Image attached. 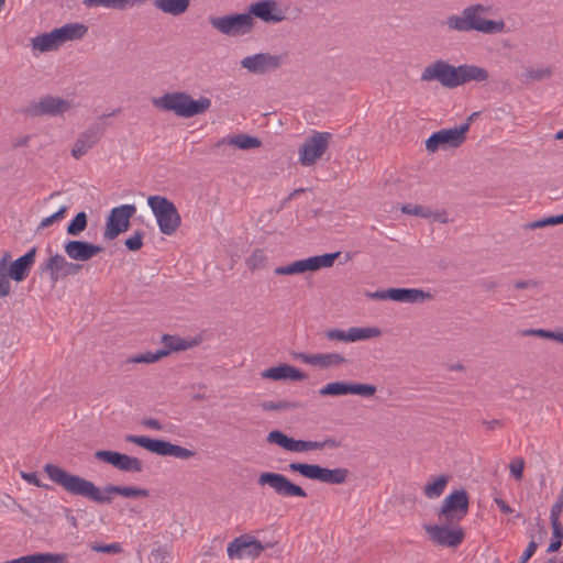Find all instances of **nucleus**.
<instances>
[{"instance_id":"f257e3e1","label":"nucleus","mask_w":563,"mask_h":563,"mask_svg":"<svg viewBox=\"0 0 563 563\" xmlns=\"http://www.w3.org/2000/svg\"><path fill=\"white\" fill-rule=\"evenodd\" d=\"M44 471L49 479L62 486L67 493L85 497L98 504H109L111 495H120L125 498L147 497L148 490L131 486L107 485L103 489L97 487L92 482L70 474L59 466L46 464Z\"/></svg>"},{"instance_id":"f03ea898","label":"nucleus","mask_w":563,"mask_h":563,"mask_svg":"<svg viewBox=\"0 0 563 563\" xmlns=\"http://www.w3.org/2000/svg\"><path fill=\"white\" fill-rule=\"evenodd\" d=\"M490 11L488 5L473 3L465 7L460 14H452L445 19V25L450 31L468 33L476 31L483 34H498L505 31L506 24L503 20H489L487 14Z\"/></svg>"},{"instance_id":"7ed1b4c3","label":"nucleus","mask_w":563,"mask_h":563,"mask_svg":"<svg viewBox=\"0 0 563 563\" xmlns=\"http://www.w3.org/2000/svg\"><path fill=\"white\" fill-rule=\"evenodd\" d=\"M153 104L180 118H192L207 112L211 107V100L208 97L195 100L186 92H168L155 98Z\"/></svg>"},{"instance_id":"20e7f679","label":"nucleus","mask_w":563,"mask_h":563,"mask_svg":"<svg viewBox=\"0 0 563 563\" xmlns=\"http://www.w3.org/2000/svg\"><path fill=\"white\" fill-rule=\"evenodd\" d=\"M147 205L156 219L159 231L166 235L174 234L180 225V216L175 205L162 196H150Z\"/></svg>"},{"instance_id":"39448f33","label":"nucleus","mask_w":563,"mask_h":563,"mask_svg":"<svg viewBox=\"0 0 563 563\" xmlns=\"http://www.w3.org/2000/svg\"><path fill=\"white\" fill-rule=\"evenodd\" d=\"M125 441L136 444L161 456H174L177 459L187 460L195 455V452L189 449L173 444L168 441L152 439L145 435L129 434L125 437Z\"/></svg>"},{"instance_id":"423d86ee","label":"nucleus","mask_w":563,"mask_h":563,"mask_svg":"<svg viewBox=\"0 0 563 563\" xmlns=\"http://www.w3.org/2000/svg\"><path fill=\"white\" fill-rule=\"evenodd\" d=\"M288 467L291 472H297L306 478L332 485L343 484L349 476V471L342 467L331 470L318 464H306L297 462L290 463Z\"/></svg>"},{"instance_id":"0eeeda50","label":"nucleus","mask_w":563,"mask_h":563,"mask_svg":"<svg viewBox=\"0 0 563 563\" xmlns=\"http://www.w3.org/2000/svg\"><path fill=\"white\" fill-rule=\"evenodd\" d=\"M209 22L219 33L231 37L249 34L255 24L254 18L247 12L212 16Z\"/></svg>"},{"instance_id":"6e6552de","label":"nucleus","mask_w":563,"mask_h":563,"mask_svg":"<svg viewBox=\"0 0 563 563\" xmlns=\"http://www.w3.org/2000/svg\"><path fill=\"white\" fill-rule=\"evenodd\" d=\"M423 529L434 544L444 548H456L465 538L464 530L457 523L440 521L435 525H424Z\"/></svg>"},{"instance_id":"1a4fd4ad","label":"nucleus","mask_w":563,"mask_h":563,"mask_svg":"<svg viewBox=\"0 0 563 563\" xmlns=\"http://www.w3.org/2000/svg\"><path fill=\"white\" fill-rule=\"evenodd\" d=\"M331 139L329 132L313 131L299 148V163L305 167L314 165L328 150Z\"/></svg>"},{"instance_id":"9d476101","label":"nucleus","mask_w":563,"mask_h":563,"mask_svg":"<svg viewBox=\"0 0 563 563\" xmlns=\"http://www.w3.org/2000/svg\"><path fill=\"white\" fill-rule=\"evenodd\" d=\"M340 252L310 256L303 260L295 261L285 266H278L274 273L276 275H296L306 272H314L320 268L331 267Z\"/></svg>"},{"instance_id":"9b49d317","label":"nucleus","mask_w":563,"mask_h":563,"mask_svg":"<svg viewBox=\"0 0 563 563\" xmlns=\"http://www.w3.org/2000/svg\"><path fill=\"white\" fill-rule=\"evenodd\" d=\"M468 511V497L465 490H454L449 494L438 512L439 521L459 523Z\"/></svg>"},{"instance_id":"f8f14e48","label":"nucleus","mask_w":563,"mask_h":563,"mask_svg":"<svg viewBox=\"0 0 563 563\" xmlns=\"http://www.w3.org/2000/svg\"><path fill=\"white\" fill-rule=\"evenodd\" d=\"M459 69L445 60L438 59L429 64L421 73L422 81H439L443 87H459Z\"/></svg>"},{"instance_id":"ddd939ff","label":"nucleus","mask_w":563,"mask_h":563,"mask_svg":"<svg viewBox=\"0 0 563 563\" xmlns=\"http://www.w3.org/2000/svg\"><path fill=\"white\" fill-rule=\"evenodd\" d=\"M258 485L269 486L277 495L282 497H307V493L300 486L290 482L285 475L273 472H265L258 476Z\"/></svg>"},{"instance_id":"4468645a","label":"nucleus","mask_w":563,"mask_h":563,"mask_svg":"<svg viewBox=\"0 0 563 563\" xmlns=\"http://www.w3.org/2000/svg\"><path fill=\"white\" fill-rule=\"evenodd\" d=\"M134 205H122L113 208L107 219L103 238L114 240L119 234L125 232L130 225V219L135 213Z\"/></svg>"},{"instance_id":"2eb2a0df","label":"nucleus","mask_w":563,"mask_h":563,"mask_svg":"<svg viewBox=\"0 0 563 563\" xmlns=\"http://www.w3.org/2000/svg\"><path fill=\"white\" fill-rule=\"evenodd\" d=\"M377 388L375 385L349 383V382H331L319 389L321 396H346L357 395L362 397H372Z\"/></svg>"},{"instance_id":"dca6fc26","label":"nucleus","mask_w":563,"mask_h":563,"mask_svg":"<svg viewBox=\"0 0 563 563\" xmlns=\"http://www.w3.org/2000/svg\"><path fill=\"white\" fill-rule=\"evenodd\" d=\"M366 297L375 300H393L396 302H419L430 298V294L416 288H389L366 292Z\"/></svg>"},{"instance_id":"f3484780","label":"nucleus","mask_w":563,"mask_h":563,"mask_svg":"<svg viewBox=\"0 0 563 563\" xmlns=\"http://www.w3.org/2000/svg\"><path fill=\"white\" fill-rule=\"evenodd\" d=\"M95 457L112 465L121 472L141 473L143 471V462L140 459L124 453L110 450H99L95 452Z\"/></svg>"},{"instance_id":"a211bd4d","label":"nucleus","mask_w":563,"mask_h":563,"mask_svg":"<svg viewBox=\"0 0 563 563\" xmlns=\"http://www.w3.org/2000/svg\"><path fill=\"white\" fill-rule=\"evenodd\" d=\"M283 59L278 55L257 53L241 59V67L254 75H264L280 67Z\"/></svg>"},{"instance_id":"6ab92c4d","label":"nucleus","mask_w":563,"mask_h":563,"mask_svg":"<svg viewBox=\"0 0 563 563\" xmlns=\"http://www.w3.org/2000/svg\"><path fill=\"white\" fill-rule=\"evenodd\" d=\"M264 551V545L250 536L235 538L228 544L227 553L231 560H241L244 558L255 559Z\"/></svg>"},{"instance_id":"aec40b11","label":"nucleus","mask_w":563,"mask_h":563,"mask_svg":"<svg viewBox=\"0 0 563 563\" xmlns=\"http://www.w3.org/2000/svg\"><path fill=\"white\" fill-rule=\"evenodd\" d=\"M73 108V102L55 96H44L34 102L30 111L34 115H63Z\"/></svg>"},{"instance_id":"412c9836","label":"nucleus","mask_w":563,"mask_h":563,"mask_svg":"<svg viewBox=\"0 0 563 563\" xmlns=\"http://www.w3.org/2000/svg\"><path fill=\"white\" fill-rule=\"evenodd\" d=\"M249 14L265 23H279L286 19V10L275 0H260L249 7Z\"/></svg>"},{"instance_id":"4be33fe9","label":"nucleus","mask_w":563,"mask_h":563,"mask_svg":"<svg viewBox=\"0 0 563 563\" xmlns=\"http://www.w3.org/2000/svg\"><path fill=\"white\" fill-rule=\"evenodd\" d=\"M104 129L100 123H93L82 131L74 143L71 156L76 159L81 158L91 150L101 139Z\"/></svg>"},{"instance_id":"5701e85b","label":"nucleus","mask_w":563,"mask_h":563,"mask_svg":"<svg viewBox=\"0 0 563 563\" xmlns=\"http://www.w3.org/2000/svg\"><path fill=\"white\" fill-rule=\"evenodd\" d=\"M43 271H47L49 279L53 283H57L59 279L65 278L69 275L77 274L81 266L79 264L68 262L63 255L55 254L51 256L43 265Z\"/></svg>"},{"instance_id":"b1692460","label":"nucleus","mask_w":563,"mask_h":563,"mask_svg":"<svg viewBox=\"0 0 563 563\" xmlns=\"http://www.w3.org/2000/svg\"><path fill=\"white\" fill-rule=\"evenodd\" d=\"M102 246L86 241L70 240L64 244L66 255L73 261L87 262L102 251Z\"/></svg>"},{"instance_id":"393cba45","label":"nucleus","mask_w":563,"mask_h":563,"mask_svg":"<svg viewBox=\"0 0 563 563\" xmlns=\"http://www.w3.org/2000/svg\"><path fill=\"white\" fill-rule=\"evenodd\" d=\"M299 358L308 365L328 369L333 367H339L346 363V358L340 353H317V354H299Z\"/></svg>"},{"instance_id":"a878e982","label":"nucleus","mask_w":563,"mask_h":563,"mask_svg":"<svg viewBox=\"0 0 563 563\" xmlns=\"http://www.w3.org/2000/svg\"><path fill=\"white\" fill-rule=\"evenodd\" d=\"M36 247L30 249L24 255L11 262L8 271L11 278L16 282H23L30 274V271L35 262Z\"/></svg>"},{"instance_id":"bb28decb","label":"nucleus","mask_w":563,"mask_h":563,"mask_svg":"<svg viewBox=\"0 0 563 563\" xmlns=\"http://www.w3.org/2000/svg\"><path fill=\"white\" fill-rule=\"evenodd\" d=\"M261 376L272 380H303L307 378L303 372L288 364L269 367L263 371Z\"/></svg>"},{"instance_id":"cd10ccee","label":"nucleus","mask_w":563,"mask_h":563,"mask_svg":"<svg viewBox=\"0 0 563 563\" xmlns=\"http://www.w3.org/2000/svg\"><path fill=\"white\" fill-rule=\"evenodd\" d=\"M459 69V86H462L464 84L475 81V82H482L486 81L489 77V74L487 69L471 65V64H463L457 66Z\"/></svg>"},{"instance_id":"c85d7f7f","label":"nucleus","mask_w":563,"mask_h":563,"mask_svg":"<svg viewBox=\"0 0 563 563\" xmlns=\"http://www.w3.org/2000/svg\"><path fill=\"white\" fill-rule=\"evenodd\" d=\"M470 129V122L452 129H442L438 131L441 141L445 147H456L465 141V134Z\"/></svg>"},{"instance_id":"c756f323","label":"nucleus","mask_w":563,"mask_h":563,"mask_svg":"<svg viewBox=\"0 0 563 563\" xmlns=\"http://www.w3.org/2000/svg\"><path fill=\"white\" fill-rule=\"evenodd\" d=\"M31 45L34 52L45 53L57 49L62 43L59 42L56 30L54 29L51 32L33 37L31 40Z\"/></svg>"},{"instance_id":"7c9ffc66","label":"nucleus","mask_w":563,"mask_h":563,"mask_svg":"<svg viewBox=\"0 0 563 563\" xmlns=\"http://www.w3.org/2000/svg\"><path fill=\"white\" fill-rule=\"evenodd\" d=\"M223 145H231L241 150H251L260 147L261 141L257 137L250 136L247 134H235L222 137L216 144L217 147H221Z\"/></svg>"},{"instance_id":"2f4dec72","label":"nucleus","mask_w":563,"mask_h":563,"mask_svg":"<svg viewBox=\"0 0 563 563\" xmlns=\"http://www.w3.org/2000/svg\"><path fill=\"white\" fill-rule=\"evenodd\" d=\"M153 5L164 14L180 16L189 9L190 0H154Z\"/></svg>"},{"instance_id":"473e14b6","label":"nucleus","mask_w":563,"mask_h":563,"mask_svg":"<svg viewBox=\"0 0 563 563\" xmlns=\"http://www.w3.org/2000/svg\"><path fill=\"white\" fill-rule=\"evenodd\" d=\"M340 442L334 438H325L322 441L294 440L291 452H308L314 450H323L325 448L336 449Z\"/></svg>"},{"instance_id":"72a5a7b5","label":"nucleus","mask_w":563,"mask_h":563,"mask_svg":"<svg viewBox=\"0 0 563 563\" xmlns=\"http://www.w3.org/2000/svg\"><path fill=\"white\" fill-rule=\"evenodd\" d=\"M62 45L69 41L81 40L88 32L84 23H68L55 29Z\"/></svg>"},{"instance_id":"f704fd0d","label":"nucleus","mask_w":563,"mask_h":563,"mask_svg":"<svg viewBox=\"0 0 563 563\" xmlns=\"http://www.w3.org/2000/svg\"><path fill=\"white\" fill-rule=\"evenodd\" d=\"M145 0H84V5L87 8L102 7L106 9L126 10L143 3Z\"/></svg>"},{"instance_id":"c9c22d12","label":"nucleus","mask_w":563,"mask_h":563,"mask_svg":"<svg viewBox=\"0 0 563 563\" xmlns=\"http://www.w3.org/2000/svg\"><path fill=\"white\" fill-rule=\"evenodd\" d=\"M382 335L378 327H351L349 328L350 342H360L376 339Z\"/></svg>"},{"instance_id":"e433bc0d","label":"nucleus","mask_w":563,"mask_h":563,"mask_svg":"<svg viewBox=\"0 0 563 563\" xmlns=\"http://www.w3.org/2000/svg\"><path fill=\"white\" fill-rule=\"evenodd\" d=\"M448 483H449V477L445 475H441V476L434 478L433 481L429 482L428 484H426V486L423 488V493L428 498L435 499L443 494Z\"/></svg>"},{"instance_id":"4c0bfd02","label":"nucleus","mask_w":563,"mask_h":563,"mask_svg":"<svg viewBox=\"0 0 563 563\" xmlns=\"http://www.w3.org/2000/svg\"><path fill=\"white\" fill-rule=\"evenodd\" d=\"M292 438L286 435L279 430H273L267 435V442L277 444L278 446L291 452L294 446Z\"/></svg>"},{"instance_id":"58836bf2","label":"nucleus","mask_w":563,"mask_h":563,"mask_svg":"<svg viewBox=\"0 0 563 563\" xmlns=\"http://www.w3.org/2000/svg\"><path fill=\"white\" fill-rule=\"evenodd\" d=\"M559 40L551 34L542 36L539 43V51L545 56H555L559 52Z\"/></svg>"},{"instance_id":"ea45409f","label":"nucleus","mask_w":563,"mask_h":563,"mask_svg":"<svg viewBox=\"0 0 563 563\" xmlns=\"http://www.w3.org/2000/svg\"><path fill=\"white\" fill-rule=\"evenodd\" d=\"M68 555L66 553H34L32 554V563H67Z\"/></svg>"},{"instance_id":"a19ab883","label":"nucleus","mask_w":563,"mask_h":563,"mask_svg":"<svg viewBox=\"0 0 563 563\" xmlns=\"http://www.w3.org/2000/svg\"><path fill=\"white\" fill-rule=\"evenodd\" d=\"M553 75V67L550 65L531 67L526 70V77L529 80L540 81L551 78Z\"/></svg>"},{"instance_id":"79ce46f5","label":"nucleus","mask_w":563,"mask_h":563,"mask_svg":"<svg viewBox=\"0 0 563 563\" xmlns=\"http://www.w3.org/2000/svg\"><path fill=\"white\" fill-rule=\"evenodd\" d=\"M167 354H168L167 350L161 349V350H157L156 352H145V353H141L135 356H132L129 358V362L130 363L151 364V363L157 362L158 360L166 356Z\"/></svg>"},{"instance_id":"37998d69","label":"nucleus","mask_w":563,"mask_h":563,"mask_svg":"<svg viewBox=\"0 0 563 563\" xmlns=\"http://www.w3.org/2000/svg\"><path fill=\"white\" fill-rule=\"evenodd\" d=\"M87 228V214L81 211L67 225L66 232L69 235L77 236Z\"/></svg>"},{"instance_id":"c03bdc74","label":"nucleus","mask_w":563,"mask_h":563,"mask_svg":"<svg viewBox=\"0 0 563 563\" xmlns=\"http://www.w3.org/2000/svg\"><path fill=\"white\" fill-rule=\"evenodd\" d=\"M561 223H563V214L547 217V218L530 222V223L526 224V229L534 230V229H540V228H544L548 225H556V224H561Z\"/></svg>"},{"instance_id":"a18cd8bd","label":"nucleus","mask_w":563,"mask_h":563,"mask_svg":"<svg viewBox=\"0 0 563 563\" xmlns=\"http://www.w3.org/2000/svg\"><path fill=\"white\" fill-rule=\"evenodd\" d=\"M523 335L539 336L553 340L560 343V331H551L545 329H529L523 331Z\"/></svg>"},{"instance_id":"49530a36","label":"nucleus","mask_w":563,"mask_h":563,"mask_svg":"<svg viewBox=\"0 0 563 563\" xmlns=\"http://www.w3.org/2000/svg\"><path fill=\"white\" fill-rule=\"evenodd\" d=\"M266 255L262 250L254 251L246 260V265L250 269L255 271L264 266Z\"/></svg>"},{"instance_id":"de8ad7c7","label":"nucleus","mask_w":563,"mask_h":563,"mask_svg":"<svg viewBox=\"0 0 563 563\" xmlns=\"http://www.w3.org/2000/svg\"><path fill=\"white\" fill-rule=\"evenodd\" d=\"M66 211H67V207L62 206L56 212H54L49 217L43 218L37 227V230H43L45 228H48L54 222L62 220L64 218Z\"/></svg>"},{"instance_id":"09e8293b","label":"nucleus","mask_w":563,"mask_h":563,"mask_svg":"<svg viewBox=\"0 0 563 563\" xmlns=\"http://www.w3.org/2000/svg\"><path fill=\"white\" fill-rule=\"evenodd\" d=\"M11 274L8 269L0 268V298L8 297L11 292Z\"/></svg>"},{"instance_id":"8fccbe9b","label":"nucleus","mask_w":563,"mask_h":563,"mask_svg":"<svg viewBox=\"0 0 563 563\" xmlns=\"http://www.w3.org/2000/svg\"><path fill=\"white\" fill-rule=\"evenodd\" d=\"M90 549L98 553H108V554H117L122 551V547L118 542H113V543H109V544L93 543L90 545Z\"/></svg>"},{"instance_id":"3c124183","label":"nucleus","mask_w":563,"mask_h":563,"mask_svg":"<svg viewBox=\"0 0 563 563\" xmlns=\"http://www.w3.org/2000/svg\"><path fill=\"white\" fill-rule=\"evenodd\" d=\"M401 211L406 214L419 216L422 218L430 217V211L421 206H418V205H411V203L405 205V206H402Z\"/></svg>"},{"instance_id":"603ef678","label":"nucleus","mask_w":563,"mask_h":563,"mask_svg":"<svg viewBox=\"0 0 563 563\" xmlns=\"http://www.w3.org/2000/svg\"><path fill=\"white\" fill-rule=\"evenodd\" d=\"M325 336L330 341H341V342H350L349 336V329L347 330H341V329H330L327 331Z\"/></svg>"},{"instance_id":"864d4df0","label":"nucleus","mask_w":563,"mask_h":563,"mask_svg":"<svg viewBox=\"0 0 563 563\" xmlns=\"http://www.w3.org/2000/svg\"><path fill=\"white\" fill-rule=\"evenodd\" d=\"M563 510V495L559 496L550 510V521L560 522V516Z\"/></svg>"},{"instance_id":"5fc2aeb1","label":"nucleus","mask_w":563,"mask_h":563,"mask_svg":"<svg viewBox=\"0 0 563 563\" xmlns=\"http://www.w3.org/2000/svg\"><path fill=\"white\" fill-rule=\"evenodd\" d=\"M143 245V234L141 232H136L134 235L128 238L125 240V246L130 251H139Z\"/></svg>"},{"instance_id":"6e6d98bb","label":"nucleus","mask_w":563,"mask_h":563,"mask_svg":"<svg viewBox=\"0 0 563 563\" xmlns=\"http://www.w3.org/2000/svg\"><path fill=\"white\" fill-rule=\"evenodd\" d=\"M439 147H445L443 142L441 141L440 134L434 132L431 134L426 141V148L429 152H435Z\"/></svg>"},{"instance_id":"4d7b16f0","label":"nucleus","mask_w":563,"mask_h":563,"mask_svg":"<svg viewBox=\"0 0 563 563\" xmlns=\"http://www.w3.org/2000/svg\"><path fill=\"white\" fill-rule=\"evenodd\" d=\"M525 462L522 459H515L510 465V473L516 479H520L523 474Z\"/></svg>"},{"instance_id":"13d9d810","label":"nucleus","mask_w":563,"mask_h":563,"mask_svg":"<svg viewBox=\"0 0 563 563\" xmlns=\"http://www.w3.org/2000/svg\"><path fill=\"white\" fill-rule=\"evenodd\" d=\"M538 544L534 541H530L520 556L519 563H527L530 558L536 553Z\"/></svg>"},{"instance_id":"bf43d9fd","label":"nucleus","mask_w":563,"mask_h":563,"mask_svg":"<svg viewBox=\"0 0 563 563\" xmlns=\"http://www.w3.org/2000/svg\"><path fill=\"white\" fill-rule=\"evenodd\" d=\"M552 527V540L560 541L562 544L563 541V527L561 522H551Z\"/></svg>"},{"instance_id":"052dcab7","label":"nucleus","mask_w":563,"mask_h":563,"mask_svg":"<svg viewBox=\"0 0 563 563\" xmlns=\"http://www.w3.org/2000/svg\"><path fill=\"white\" fill-rule=\"evenodd\" d=\"M21 477L27 482L29 484H32L36 487H43V484L40 482L36 473H27V472H21Z\"/></svg>"},{"instance_id":"680f3d73","label":"nucleus","mask_w":563,"mask_h":563,"mask_svg":"<svg viewBox=\"0 0 563 563\" xmlns=\"http://www.w3.org/2000/svg\"><path fill=\"white\" fill-rule=\"evenodd\" d=\"M176 341H177V339L175 336L167 335V334L163 336V342L168 347V350H167L168 352L170 350H179L181 347L179 344H175Z\"/></svg>"},{"instance_id":"e2e57ef3","label":"nucleus","mask_w":563,"mask_h":563,"mask_svg":"<svg viewBox=\"0 0 563 563\" xmlns=\"http://www.w3.org/2000/svg\"><path fill=\"white\" fill-rule=\"evenodd\" d=\"M143 426L146 428L161 431L163 429L161 422L154 418H147L143 420Z\"/></svg>"},{"instance_id":"0e129e2a","label":"nucleus","mask_w":563,"mask_h":563,"mask_svg":"<svg viewBox=\"0 0 563 563\" xmlns=\"http://www.w3.org/2000/svg\"><path fill=\"white\" fill-rule=\"evenodd\" d=\"M12 260V255L9 251H5L0 256V268L8 269L10 266V262Z\"/></svg>"},{"instance_id":"69168bd1","label":"nucleus","mask_w":563,"mask_h":563,"mask_svg":"<svg viewBox=\"0 0 563 563\" xmlns=\"http://www.w3.org/2000/svg\"><path fill=\"white\" fill-rule=\"evenodd\" d=\"M494 501L501 512H504V514L512 512L511 507L504 499L495 498Z\"/></svg>"},{"instance_id":"338daca9","label":"nucleus","mask_w":563,"mask_h":563,"mask_svg":"<svg viewBox=\"0 0 563 563\" xmlns=\"http://www.w3.org/2000/svg\"><path fill=\"white\" fill-rule=\"evenodd\" d=\"M2 563H32V554L23 555L18 559L4 561Z\"/></svg>"},{"instance_id":"774afa93","label":"nucleus","mask_w":563,"mask_h":563,"mask_svg":"<svg viewBox=\"0 0 563 563\" xmlns=\"http://www.w3.org/2000/svg\"><path fill=\"white\" fill-rule=\"evenodd\" d=\"M561 545L562 544L560 543V541L552 540L551 543L548 547L547 552L548 553L556 552L561 548Z\"/></svg>"}]
</instances>
